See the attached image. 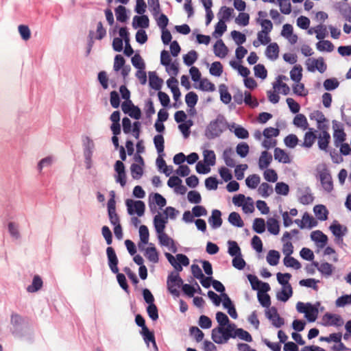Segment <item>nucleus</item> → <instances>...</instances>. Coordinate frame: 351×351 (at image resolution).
I'll use <instances>...</instances> for the list:
<instances>
[{
    "instance_id": "obj_40",
    "label": "nucleus",
    "mask_w": 351,
    "mask_h": 351,
    "mask_svg": "<svg viewBox=\"0 0 351 351\" xmlns=\"http://www.w3.org/2000/svg\"><path fill=\"white\" fill-rule=\"evenodd\" d=\"M234 338L238 337L242 340H244L247 342L252 341V337L251 335L246 330L243 328H236L234 331Z\"/></svg>"
},
{
    "instance_id": "obj_13",
    "label": "nucleus",
    "mask_w": 351,
    "mask_h": 351,
    "mask_svg": "<svg viewBox=\"0 0 351 351\" xmlns=\"http://www.w3.org/2000/svg\"><path fill=\"white\" fill-rule=\"evenodd\" d=\"M213 51L216 56L223 58L228 52V49L221 39L218 40L213 46Z\"/></svg>"
},
{
    "instance_id": "obj_33",
    "label": "nucleus",
    "mask_w": 351,
    "mask_h": 351,
    "mask_svg": "<svg viewBox=\"0 0 351 351\" xmlns=\"http://www.w3.org/2000/svg\"><path fill=\"white\" fill-rule=\"evenodd\" d=\"M304 314H305V317L309 322H315L317 317L318 310L316 307H315L312 304L308 303L307 304V309L306 310Z\"/></svg>"
},
{
    "instance_id": "obj_47",
    "label": "nucleus",
    "mask_w": 351,
    "mask_h": 351,
    "mask_svg": "<svg viewBox=\"0 0 351 351\" xmlns=\"http://www.w3.org/2000/svg\"><path fill=\"white\" fill-rule=\"evenodd\" d=\"M250 151V147L247 143L242 142L239 143L236 147L237 154L241 158H245L247 156Z\"/></svg>"
},
{
    "instance_id": "obj_1",
    "label": "nucleus",
    "mask_w": 351,
    "mask_h": 351,
    "mask_svg": "<svg viewBox=\"0 0 351 351\" xmlns=\"http://www.w3.org/2000/svg\"><path fill=\"white\" fill-rule=\"evenodd\" d=\"M167 289L174 296L178 297L180 294L179 288L182 287L183 280L178 273L171 272L167 278Z\"/></svg>"
},
{
    "instance_id": "obj_48",
    "label": "nucleus",
    "mask_w": 351,
    "mask_h": 351,
    "mask_svg": "<svg viewBox=\"0 0 351 351\" xmlns=\"http://www.w3.org/2000/svg\"><path fill=\"white\" fill-rule=\"evenodd\" d=\"M253 230L258 234H261L265 230V220L262 218H256L253 223Z\"/></svg>"
},
{
    "instance_id": "obj_60",
    "label": "nucleus",
    "mask_w": 351,
    "mask_h": 351,
    "mask_svg": "<svg viewBox=\"0 0 351 351\" xmlns=\"http://www.w3.org/2000/svg\"><path fill=\"white\" fill-rule=\"evenodd\" d=\"M298 138L295 134H289L284 139L285 144L289 148H294L298 145Z\"/></svg>"
},
{
    "instance_id": "obj_64",
    "label": "nucleus",
    "mask_w": 351,
    "mask_h": 351,
    "mask_svg": "<svg viewBox=\"0 0 351 351\" xmlns=\"http://www.w3.org/2000/svg\"><path fill=\"white\" fill-rule=\"evenodd\" d=\"M280 10L282 13L289 14L291 12V5L289 0H278Z\"/></svg>"
},
{
    "instance_id": "obj_2",
    "label": "nucleus",
    "mask_w": 351,
    "mask_h": 351,
    "mask_svg": "<svg viewBox=\"0 0 351 351\" xmlns=\"http://www.w3.org/2000/svg\"><path fill=\"white\" fill-rule=\"evenodd\" d=\"M165 256L169 263L178 271H181L182 270V265L184 266L189 265V259L184 254H178L176 255V258L168 252H166Z\"/></svg>"
},
{
    "instance_id": "obj_8",
    "label": "nucleus",
    "mask_w": 351,
    "mask_h": 351,
    "mask_svg": "<svg viewBox=\"0 0 351 351\" xmlns=\"http://www.w3.org/2000/svg\"><path fill=\"white\" fill-rule=\"evenodd\" d=\"M333 124V137L334 143L336 147H339L341 143L346 141V134L342 128H339L336 121H332Z\"/></svg>"
},
{
    "instance_id": "obj_26",
    "label": "nucleus",
    "mask_w": 351,
    "mask_h": 351,
    "mask_svg": "<svg viewBox=\"0 0 351 351\" xmlns=\"http://www.w3.org/2000/svg\"><path fill=\"white\" fill-rule=\"evenodd\" d=\"M149 21L146 15L135 16L133 19V26L134 27H140L142 28H147L149 27Z\"/></svg>"
},
{
    "instance_id": "obj_63",
    "label": "nucleus",
    "mask_w": 351,
    "mask_h": 351,
    "mask_svg": "<svg viewBox=\"0 0 351 351\" xmlns=\"http://www.w3.org/2000/svg\"><path fill=\"white\" fill-rule=\"evenodd\" d=\"M277 280L278 282L282 285V287H287L288 285H291V284L289 282V280L291 278V275L289 273L282 274V273H278L277 275Z\"/></svg>"
},
{
    "instance_id": "obj_41",
    "label": "nucleus",
    "mask_w": 351,
    "mask_h": 351,
    "mask_svg": "<svg viewBox=\"0 0 351 351\" xmlns=\"http://www.w3.org/2000/svg\"><path fill=\"white\" fill-rule=\"evenodd\" d=\"M204 161L208 166H213L216 162V156L213 150H204Z\"/></svg>"
},
{
    "instance_id": "obj_46",
    "label": "nucleus",
    "mask_w": 351,
    "mask_h": 351,
    "mask_svg": "<svg viewBox=\"0 0 351 351\" xmlns=\"http://www.w3.org/2000/svg\"><path fill=\"white\" fill-rule=\"evenodd\" d=\"M260 182L261 178L259 176L256 174L249 176L245 180L246 185L251 189H256L259 184Z\"/></svg>"
},
{
    "instance_id": "obj_55",
    "label": "nucleus",
    "mask_w": 351,
    "mask_h": 351,
    "mask_svg": "<svg viewBox=\"0 0 351 351\" xmlns=\"http://www.w3.org/2000/svg\"><path fill=\"white\" fill-rule=\"evenodd\" d=\"M197 100V95L194 92H189L185 96V101L189 108H194Z\"/></svg>"
},
{
    "instance_id": "obj_6",
    "label": "nucleus",
    "mask_w": 351,
    "mask_h": 351,
    "mask_svg": "<svg viewBox=\"0 0 351 351\" xmlns=\"http://www.w3.org/2000/svg\"><path fill=\"white\" fill-rule=\"evenodd\" d=\"M159 243L167 247L173 253H176L178 250L175 241L169 237L165 232L157 234Z\"/></svg>"
},
{
    "instance_id": "obj_22",
    "label": "nucleus",
    "mask_w": 351,
    "mask_h": 351,
    "mask_svg": "<svg viewBox=\"0 0 351 351\" xmlns=\"http://www.w3.org/2000/svg\"><path fill=\"white\" fill-rule=\"evenodd\" d=\"M279 53V47L276 43L269 44L265 50L267 57L272 60L278 58Z\"/></svg>"
},
{
    "instance_id": "obj_9",
    "label": "nucleus",
    "mask_w": 351,
    "mask_h": 351,
    "mask_svg": "<svg viewBox=\"0 0 351 351\" xmlns=\"http://www.w3.org/2000/svg\"><path fill=\"white\" fill-rule=\"evenodd\" d=\"M321 184L327 192H331L333 189V183L331 175L327 171H323L319 173Z\"/></svg>"
},
{
    "instance_id": "obj_17",
    "label": "nucleus",
    "mask_w": 351,
    "mask_h": 351,
    "mask_svg": "<svg viewBox=\"0 0 351 351\" xmlns=\"http://www.w3.org/2000/svg\"><path fill=\"white\" fill-rule=\"evenodd\" d=\"M221 213L219 210H213L212 215L208 219V222L213 228H219L222 224V219L221 217Z\"/></svg>"
},
{
    "instance_id": "obj_45",
    "label": "nucleus",
    "mask_w": 351,
    "mask_h": 351,
    "mask_svg": "<svg viewBox=\"0 0 351 351\" xmlns=\"http://www.w3.org/2000/svg\"><path fill=\"white\" fill-rule=\"evenodd\" d=\"M316 47L320 51H326L330 52L334 49L333 44L329 40H321L317 43Z\"/></svg>"
},
{
    "instance_id": "obj_57",
    "label": "nucleus",
    "mask_w": 351,
    "mask_h": 351,
    "mask_svg": "<svg viewBox=\"0 0 351 351\" xmlns=\"http://www.w3.org/2000/svg\"><path fill=\"white\" fill-rule=\"evenodd\" d=\"M190 335L194 337L197 342H200L203 340L204 334L196 326H191L189 329Z\"/></svg>"
},
{
    "instance_id": "obj_37",
    "label": "nucleus",
    "mask_w": 351,
    "mask_h": 351,
    "mask_svg": "<svg viewBox=\"0 0 351 351\" xmlns=\"http://www.w3.org/2000/svg\"><path fill=\"white\" fill-rule=\"evenodd\" d=\"M11 324L13 326V333H16L19 330V326L23 322V318L17 313H12L11 315Z\"/></svg>"
},
{
    "instance_id": "obj_28",
    "label": "nucleus",
    "mask_w": 351,
    "mask_h": 351,
    "mask_svg": "<svg viewBox=\"0 0 351 351\" xmlns=\"http://www.w3.org/2000/svg\"><path fill=\"white\" fill-rule=\"evenodd\" d=\"M145 257L152 263H156L158 262V253L154 246H150L145 249Z\"/></svg>"
},
{
    "instance_id": "obj_34",
    "label": "nucleus",
    "mask_w": 351,
    "mask_h": 351,
    "mask_svg": "<svg viewBox=\"0 0 351 351\" xmlns=\"http://www.w3.org/2000/svg\"><path fill=\"white\" fill-rule=\"evenodd\" d=\"M258 22L262 27V30L259 32V37L261 34H269L273 29V24L271 21L268 19H258Z\"/></svg>"
},
{
    "instance_id": "obj_50",
    "label": "nucleus",
    "mask_w": 351,
    "mask_h": 351,
    "mask_svg": "<svg viewBox=\"0 0 351 351\" xmlns=\"http://www.w3.org/2000/svg\"><path fill=\"white\" fill-rule=\"evenodd\" d=\"M302 71L301 66H295L290 71L291 79L295 82H299L302 77Z\"/></svg>"
},
{
    "instance_id": "obj_7",
    "label": "nucleus",
    "mask_w": 351,
    "mask_h": 351,
    "mask_svg": "<svg viewBox=\"0 0 351 351\" xmlns=\"http://www.w3.org/2000/svg\"><path fill=\"white\" fill-rule=\"evenodd\" d=\"M106 254L108 259V265L111 271L114 274L118 273V258L114 249L112 247H108L106 249Z\"/></svg>"
},
{
    "instance_id": "obj_42",
    "label": "nucleus",
    "mask_w": 351,
    "mask_h": 351,
    "mask_svg": "<svg viewBox=\"0 0 351 351\" xmlns=\"http://www.w3.org/2000/svg\"><path fill=\"white\" fill-rule=\"evenodd\" d=\"M258 193L263 197H269L273 193V188L267 182H263L258 189Z\"/></svg>"
},
{
    "instance_id": "obj_44",
    "label": "nucleus",
    "mask_w": 351,
    "mask_h": 351,
    "mask_svg": "<svg viewBox=\"0 0 351 351\" xmlns=\"http://www.w3.org/2000/svg\"><path fill=\"white\" fill-rule=\"evenodd\" d=\"M284 265L288 267H293L299 269L301 267L300 263L295 258L290 256H286L283 260Z\"/></svg>"
},
{
    "instance_id": "obj_61",
    "label": "nucleus",
    "mask_w": 351,
    "mask_h": 351,
    "mask_svg": "<svg viewBox=\"0 0 351 351\" xmlns=\"http://www.w3.org/2000/svg\"><path fill=\"white\" fill-rule=\"evenodd\" d=\"M223 72V66L221 62H214L210 68V73L215 76H220Z\"/></svg>"
},
{
    "instance_id": "obj_43",
    "label": "nucleus",
    "mask_w": 351,
    "mask_h": 351,
    "mask_svg": "<svg viewBox=\"0 0 351 351\" xmlns=\"http://www.w3.org/2000/svg\"><path fill=\"white\" fill-rule=\"evenodd\" d=\"M131 174L134 179L138 180L143 174V166L133 163L130 167Z\"/></svg>"
},
{
    "instance_id": "obj_18",
    "label": "nucleus",
    "mask_w": 351,
    "mask_h": 351,
    "mask_svg": "<svg viewBox=\"0 0 351 351\" xmlns=\"http://www.w3.org/2000/svg\"><path fill=\"white\" fill-rule=\"evenodd\" d=\"M274 159L282 163H289L291 162L289 156L284 150L279 147H276L274 153Z\"/></svg>"
},
{
    "instance_id": "obj_53",
    "label": "nucleus",
    "mask_w": 351,
    "mask_h": 351,
    "mask_svg": "<svg viewBox=\"0 0 351 351\" xmlns=\"http://www.w3.org/2000/svg\"><path fill=\"white\" fill-rule=\"evenodd\" d=\"M222 330L221 328L217 327L213 328L212 330V339L214 342L218 344L224 343L223 336H222Z\"/></svg>"
},
{
    "instance_id": "obj_36",
    "label": "nucleus",
    "mask_w": 351,
    "mask_h": 351,
    "mask_svg": "<svg viewBox=\"0 0 351 351\" xmlns=\"http://www.w3.org/2000/svg\"><path fill=\"white\" fill-rule=\"evenodd\" d=\"M162 84V80L155 73H149V86L151 88L158 90L161 88Z\"/></svg>"
},
{
    "instance_id": "obj_39",
    "label": "nucleus",
    "mask_w": 351,
    "mask_h": 351,
    "mask_svg": "<svg viewBox=\"0 0 351 351\" xmlns=\"http://www.w3.org/2000/svg\"><path fill=\"white\" fill-rule=\"evenodd\" d=\"M267 230L268 231L276 235L279 233L280 231V227L279 223L277 219L274 218H269L268 219L267 221Z\"/></svg>"
},
{
    "instance_id": "obj_3",
    "label": "nucleus",
    "mask_w": 351,
    "mask_h": 351,
    "mask_svg": "<svg viewBox=\"0 0 351 351\" xmlns=\"http://www.w3.org/2000/svg\"><path fill=\"white\" fill-rule=\"evenodd\" d=\"M125 204L130 215H133L136 213L139 217L143 215L145 209V205L143 202L141 200L134 201L128 199L126 200Z\"/></svg>"
},
{
    "instance_id": "obj_59",
    "label": "nucleus",
    "mask_w": 351,
    "mask_h": 351,
    "mask_svg": "<svg viewBox=\"0 0 351 351\" xmlns=\"http://www.w3.org/2000/svg\"><path fill=\"white\" fill-rule=\"evenodd\" d=\"M154 143L157 152L160 154L164 152V138L161 134H158L154 138Z\"/></svg>"
},
{
    "instance_id": "obj_35",
    "label": "nucleus",
    "mask_w": 351,
    "mask_h": 351,
    "mask_svg": "<svg viewBox=\"0 0 351 351\" xmlns=\"http://www.w3.org/2000/svg\"><path fill=\"white\" fill-rule=\"evenodd\" d=\"M280 258V253L276 250H271L269 251L266 259L270 265L275 266L278 265Z\"/></svg>"
},
{
    "instance_id": "obj_30",
    "label": "nucleus",
    "mask_w": 351,
    "mask_h": 351,
    "mask_svg": "<svg viewBox=\"0 0 351 351\" xmlns=\"http://www.w3.org/2000/svg\"><path fill=\"white\" fill-rule=\"evenodd\" d=\"M293 123L296 127L303 130H306L308 128V123L303 114H298L294 117Z\"/></svg>"
},
{
    "instance_id": "obj_62",
    "label": "nucleus",
    "mask_w": 351,
    "mask_h": 351,
    "mask_svg": "<svg viewBox=\"0 0 351 351\" xmlns=\"http://www.w3.org/2000/svg\"><path fill=\"white\" fill-rule=\"evenodd\" d=\"M216 319L219 324V327H223L230 324L228 317L223 312L219 311L216 313Z\"/></svg>"
},
{
    "instance_id": "obj_12",
    "label": "nucleus",
    "mask_w": 351,
    "mask_h": 351,
    "mask_svg": "<svg viewBox=\"0 0 351 351\" xmlns=\"http://www.w3.org/2000/svg\"><path fill=\"white\" fill-rule=\"evenodd\" d=\"M332 233L339 240H343V237L347 232V228L343 227L337 221H335L330 226Z\"/></svg>"
},
{
    "instance_id": "obj_31",
    "label": "nucleus",
    "mask_w": 351,
    "mask_h": 351,
    "mask_svg": "<svg viewBox=\"0 0 351 351\" xmlns=\"http://www.w3.org/2000/svg\"><path fill=\"white\" fill-rule=\"evenodd\" d=\"M272 160V156L267 151H264L261 153V155L258 160V166L260 169H264L267 168Z\"/></svg>"
},
{
    "instance_id": "obj_56",
    "label": "nucleus",
    "mask_w": 351,
    "mask_h": 351,
    "mask_svg": "<svg viewBox=\"0 0 351 351\" xmlns=\"http://www.w3.org/2000/svg\"><path fill=\"white\" fill-rule=\"evenodd\" d=\"M227 26L225 21L219 20L215 25V32L213 36L216 38L222 36V34L226 31Z\"/></svg>"
},
{
    "instance_id": "obj_27",
    "label": "nucleus",
    "mask_w": 351,
    "mask_h": 351,
    "mask_svg": "<svg viewBox=\"0 0 351 351\" xmlns=\"http://www.w3.org/2000/svg\"><path fill=\"white\" fill-rule=\"evenodd\" d=\"M313 211L317 218L321 221H325L328 219V211L326 207L319 204L314 207Z\"/></svg>"
},
{
    "instance_id": "obj_21",
    "label": "nucleus",
    "mask_w": 351,
    "mask_h": 351,
    "mask_svg": "<svg viewBox=\"0 0 351 351\" xmlns=\"http://www.w3.org/2000/svg\"><path fill=\"white\" fill-rule=\"evenodd\" d=\"M311 237L313 241L316 243H320V247H324L326 245L328 237L320 230H315L311 232Z\"/></svg>"
},
{
    "instance_id": "obj_15",
    "label": "nucleus",
    "mask_w": 351,
    "mask_h": 351,
    "mask_svg": "<svg viewBox=\"0 0 351 351\" xmlns=\"http://www.w3.org/2000/svg\"><path fill=\"white\" fill-rule=\"evenodd\" d=\"M141 334L142 335L143 339L145 343L149 346V343H152L153 347L154 348L156 351H158V347L155 340V336L153 332L149 331L148 328H142L141 331Z\"/></svg>"
},
{
    "instance_id": "obj_4",
    "label": "nucleus",
    "mask_w": 351,
    "mask_h": 351,
    "mask_svg": "<svg viewBox=\"0 0 351 351\" xmlns=\"http://www.w3.org/2000/svg\"><path fill=\"white\" fill-rule=\"evenodd\" d=\"M306 65L308 71L314 72L317 70L321 73L326 71L327 69L326 64L324 62V60L322 57L317 59L308 58L306 60Z\"/></svg>"
},
{
    "instance_id": "obj_24",
    "label": "nucleus",
    "mask_w": 351,
    "mask_h": 351,
    "mask_svg": "<svg viewBox=\"0 0 351 351\" xmlns=\"http://www.w3.org/2000/svg\"><path fill=\"white\" fill-rule=\"evenodd\" d=\"M234 152L232 148H227L223 151V158L226 165L230 167H234L236 161L233 158Z\"/></svg>"
},
{
    "instance_id": "obj_52",
    "label": "nucleus",
    "mask_w": 351,
    "mask_h": 351,
    "mask_svg": "<svg viewBox=\"0 0 351 351\" xmlns=\"http://www.w3.org/2000/svg\"><path fill=\"white\" fill-rule=\"evenodd\" d=\"M197 59V53L195 51L191 50L183 57L184 62L187 66H191Z\"/></svg>"
},
{
    "instance_id": "obj_32",
    "label": "nucleus",
    "mask_w": 351,
    "mask_h": 351,
    "mask_svg": "<svg viewBox=\"0 0 351 351\" xmlns=\"http://www.w3.org/2000/svg\"><path fill=\"white\" fill-rule=\"evenodd\" d=\"M293 295V290L291 285L283 287L282 290L278 293L277 298L279 300L282 302L287 301Z\"/></svg>"
},
{
    "instance_id": "obj_19",
    "label": "nucleus",
    "mask_w": 351,
    "mask_h": 351,
    "mask_svg": "<svg viewBox=\"0 0 351 351\" xmlns=\"http://www.w3.org/2000/svg\"><path fill=\"white\" fill-rule=\"evenodd\" d=\"M167 222V217L162 218L160 214L156 215L154 218V228L157 234L165 232V224Z\"/></svg>"
},
{
    "instance_id": "obj_51",
    "label": "nucleus",
    "mask_w": 351,
    "mask_h": 351,
    "mask_svg": "<svg viewBox=\"0 0 351 351\" xmlns=\"http://www.w3.org/2000/svg\"><path fill=\"white\" fill-rule=\"evenodd\" d=\"M302 219L304 224V228H312L317 225V221L308 213H305L303 215Z\"/></svg>"
},
{
    "instance_id": "obj_10",
    "label": "nucleus",
    "mask_w": 351,
    "mask_h": 351,
    "mask_svg": "<svg viewBox=\"0 0 351 351\" xmlns=\"http://www.w3.org/2000/svg\"><path fill=\"white\" fill-rule=\"evenodd\" d=\"M309 117L311 120L317 121L318 129L328 128V126L325 123L327 121V119L322 111L314 110L310 114Z\"/></svg>"
},
{
    "instance_id": "obj_38",
    "label": "nucleus",
    "mask_w": 351,
    "mask_h": 351,
    "mask_svg": "<svg viewBox=\"0 0 351 351\" xmlns=\"http://www.w3.org/2000/svg\"><path fill=\"white\" fill-rule=\"evenodd\" d=\"M228 221L233 226L241 228L244 226V223L240 215L236 212H232L228 217Z\"/></svg>"
},
{
    "instance_id": "obj_20",
    "label": "nucleus",
    "mask_w": 351,
    "mask_h": 351,
    "mask_svg": "<svg viewBox=\"0 0 351 351\" xmlns=\"http://www.w3.org/2000/svg\"><path fill=\"white\" fill-rule=\"evenodd\" d=\"M139 235L141 243H142V244L138 243V247L140 250H143V245L148 243L149 237V230L146 226L142 225L140 226Z\"/></svg>"
},
{
    "instance_id": "obj_16",
    "label": "nucleus",
    "mask_w": 351,
    "mask_h": 351,
    "mask_svg": "<svg viewBox=\"0 0 351 351\" xmlns=\"http://www.w3.org/2000/svg\"><path fill=\"white\" fill-rule=\"evenodd\" d=\"M324 320H327L328 326H341L343 324V321L340 315L337 314L326 313L324 316Z\"/></svg>"
},
{
    "instance_id": "obj_23",
    "label": "nucleus",
    "mask_w": 351,
    "mask_h": 351,
    "mask_svg": "<svg viewBox=\"0 0 351 351\" xmlns=\"http://www.w3.org/2000/svg\"><path fill=\"white\" fill-rule=\"evenodd\" d=\"M222 330V336L224 343H226L229 339L234 338V331L235 330L236 325L234 324H228L226 327H220Z\"/></svg>"
},
{
    "instance_id": "obj_49",
    "label": "nucleus",
    "mask_w": 351,
    "mask_h": 351,
    "mask_svg": "<svg viewBox=\"0 0 351 351\" xmlns=\"http://www.w3.org/2000/svg\"><path fill=\"white\" fill-rule=\"evenodd\" d=\"M115 14L117 17V20L120 22H125L128 19V16L126 13V9L123 5H119L115 9Z\"/></svg>"
},
{
    "instance_id": "obj_14",
    "label": "nucleus",
    "mask_w": 351,
    "mask_h": 351,
    "mask_svg": "<svg viewBox=\"0 0 351 351\" xmlns=\"http://www.w3.org/2000/svg\"><path fill=\"white\" fill-rule=\"evenodd\" d=\"M313 265L317 267L318 271L326 277L330 276L332 274L335 267L328 263H322L321 264L314 262Z\"/></svg>"
},
{
    "instance_id": "obj_54",
    "label": "nucleus",
    "mask_w": 351,
    "mask_h": 351,
    "mask_svg": "<svg viewBox=\"0 0 351 351\" xmlns=\"http://www.w3.org/2000/svg\"><path fill=\"white\" fill-rule=\"evenodd\" d=\"M313 32L316 34V38L320 40H323L328 35L326 27L323 25L316 26L313 29Z\"/></svg>"
},
{
    "instance_id": "obj_5",
    "label": "nucleus",
    "mask_w": 351,
    "mask_h": 351,
    "mask_svg": "<svg viewBox=\"0 0 351 351\" xmlns=\"http://www.w3.org/2000/svg\"><path fill=\"white\" fill-rule=\"evenodd\" d=\"M223 123L219 118L211 121L208 125L207 133L208 138H214L219 136L223 132Z\"/></svg>"
},
{
    "instance_id": "obj_25",
    "label": "nucleus",
    "mask_w": 351,
    "mask_h": 351,
    "mask_svg": "<svg viewBox=\"0 0 351 351\" xmlns=\"http://www.w3.org/2000/svg\"><path fill=\"white\" fill-rule=\"evenodd\" d=\"M310 130L306 132L304 136V141L302 144V147L310 148L313 146L314 144L317 136L315 134V133L312 131V128L309 129Z\"/></svg>"
},
{
    "instance_id": "obj_29",
    "label": "nucleus",
    "mask_w": 351,
    "mask_h": 351,
    "mask_svg": "<svg viewBox=\"0 0 351 351\" xmlns=\"http://www.w3.org/2000/svg\"><path fill=\"white\" fill-rule=\"evenodd\" d=\"M43 285V280L38 275H36L33 278L32 285L27 287V291L29 293H34L40 290Z\"/></svg>"
},
{
    "instance_id": "obj_58",
    "label": "nucleus",
    "mask_w": 351,
    "mask_h": 351,
    "mask_svg": "<svg viewBox=\"0 0 351 351\" xmlns=\"http://www.w3.org/2000/svg\"><path fill=\"white\" fill-rule=\"evenodd\" d=\"M339 85V81L336 78L326 79L324 82V87L327 90H332L337 88Z\"/></svg>"
},
{
    "instance_id": "obj_11",
    "label": "nucleus",
    "mask_w": 351,
    "mask_h": 351,
    "mask_svg": "<svg viewBox=\"0 0 351 351\" xmlns=\"http://www.w3.org/2000/svg\"><path fill=\"white\" fill-rule=\"evenodd\" d=\"M322 132L319 133L318 138V147L322 150L326 151L330 141V135L328 132V129H319Z\"/></svg>"
}]
</instances>
